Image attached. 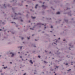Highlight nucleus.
<instances>
[{
	"label": "nucleus",
	"mask_w": 75,
	"mask_h": 75,
	"mask_svg": "<svg viewBox=\"0 0 75 75\" xmlns=\"http://www.w3.org/2000/svg\"><path fill=\"white\" fill-rule=\"evenodd\" d=\"M37 25H44V24H42L41 23H39L37 24Z\"/></svg>",
	"instance_id": "f257e3e1"
},
{
	"label": "nucleus",
	"mask_w": 75,
	"mask_h": 75,
	"mask_svg": "<svg viewBox=\"0 0 75 75\" xmlns=\"http://www.w3.org/2000/svg\"><path fill=\"white\" fill-rule=\"evenodd\" d=\"M12 54V55L11 56V57H13L14 56V54L12 52H11L10 53V54Z\"/></svg>",
	"instance_id": "f03ea898"
},
{
	"label": "nucleus",
	"mask_w": 75,
	"mask_h": 75,
	"mask_svg": "<svg viewBox=\"0 0 75 75\" xmlns=\"http://www.w3.org/2000/svg\"><path fill=\"white\" fill-rule=\"evenodd\" d=\"M30 62L31 64H33V62H32V60H30Z\"/></svg>",
	"instance_id": "7ed1b4c3"
},
{
	"label": "nucleus",
	"mask_w": 75,
	"mask_h": 75,
	"mask_svg": "<svg viewBox=\"0 0 75 75\" xmlns=\"http://www.w3.org/2000/svg\"><path fill=\"white\" fill-rule=\"evenodd\" d=\"M60 14V12H58L57 13V14Z\"/></svg>",
	"instance_id": "20e7f679"
},
{
	"label": "nucleus",
	"mask_w": 75,
	"mask_h": 75,
	"mask_svg": "<svg viewBox=\"0 0 75 75\" xmlns=\"http://www.w3.org/2000/svg\"><path fill=\"white\" fill-rule=\"evenodd\" d=\"M37 6H38V4H36V5L35 8H37Z\"/></svg>",
	"instance_id": "39448f33"
},
{
	"label": "nucleus",
	"mask_w": 75,
	"mask_h": 75,
	"mask_svg": "<svg viewBox=\"0 0 75 75\" xmlns=\"http://www.w3.org/2000/svg\"><path fill=\"white\" fill-rule=\"evenodd\" d=\"M32 18H33V19H34V18H35V17H33V16H32Z\"/></svg>",
	"instance_id": "423d86ee"
},
{
	"label": "nucleus",
	"mask_w": 75,
	"mask_h": 75,
	"mask_svg": "<svg viewBox=\"0 0 75 75\" xmlns=\"http://www.w3.org/2000/svg\"><path fill=\"white\" fill-rule=\"evenodd\" d=\"M7 68V67H4V69H6V68Z\"/></svg>",
	"instance_id": "0eeeda50"
},
{
	"label": "nucleus",
	"mask_w": 75,
	"mask_h": 75,
	"mask_svg": "<svg viewBox=\"0 0 75 75\" xmlns=\"http://www.w3.org/2000/svg\"><path fill=\"white\" fill-rule=\"evenodd\" d=\"M30 29L32 30H34V29L33 28H30Z\"/></svg>",
	"instance_id": "6e6552de"
},
{
	"label": "nucleus",
	"mask_w": 75,
	"mask_h": 75,
	"mask_svg": "<svg viewBox=\"0 0 75 75\" xmlns=\"http://www.w3.org/2000/svg\"><path fill=\"white\" fill-rule=\"evenodd\" d=\"M42 7H46V6H44V5H42Z\"/></svg>",
	"instance_id": "1a4fd4ad"
},
{
	"label": "nucleus",
	"mask_w": 75,
	"mask_h": 75,
	"mask_svg": "<svg viewBox=\"0 0 75 75\" xmlns=\"http://www.w3.org/2000/svg\"><path fill=\"white\" fill-rule=\"evenodd\" d=\"M21 39H22V40H23L24 39V38L22 37L21 38Z\"/></svg>",
	"instance_id": "9d476101"
},
{
	"label": "nucleus",
	"mask_w": 75,
	"mask_h": 75,
	"mask_svg": "<svg viewBox=\"0 0 75 75\" xmlns=\"http://www.w3.org/2000/svg\"><path fill=\"white\" fill-rule=\"evenodd\" d=\"M38 58H40V57H40V55H39L38 56Z\"/></svg>",
	"instance_id": "9b49d317"
},
{
	"label": "nucleus",
	"mask_w": 75,
	"mask_h": 75,
	"mask_svg": "<svg viewBox=\"0 0 75 75\" xmlns=\"http://www.w3.org/2000/svg\"><path fill=\"white\" fill-rule=\"evenodd\" d=\"M51 28H53V27H52V26H51Z\"/></svg>",
	"instance_id": "f8f14e48"
},
{
	"label": "nucleus",
	"mask_w": 75,
	"mask_h": 75,
	"mask_svg": "<svg viewBox=\"0 0 75 75\" xmlns=\"http://www.w3.org/2000/svg\"><path fill=\"white\" fill-rule=\"evenodd\" d=\"M56 40V42H57V41H58V40Z\"/></svg>",
	"instance_id": "ddd939ff"
},
{
	"label": "nucleus",
	"mask_w": 75,
	"mask_h": 75,
	"mask_svg": "<svg viewBox=\"0 0 75 75\" xmlns=\"http://www.w3.org/2000/svg\"><path fill=\"white\" fill-rule=\"evenodd\" d=\"M20 48L21 50V49L22 48V47H20Z\"/></svg>",
	"instance_id": "4468645a"
},
{
	"label": "nucleus",
	"mask_w": 75,
	"mask_h": 75,
	"mask_svg": "<svg viewBox=\"0 0 75 75\" xmlns=\"http://www.w3.org/2000/svg\"><path fill=\"white\" fill-rule=\"evenodd\" d=\"M44 63H47V62H46V61H44Z\"/></svg>",
	"instance_id": "2eb2a0df"
},
{
	"label": "nucleus",
	"mask_w": 75,
	"mask_h": 75,
	"mask_svg": "<svg viewBox=\"0 0 75 75\" xmlns=\"http://www.w3.org/2000/svg\"><path fill=\"white\" fill-rule=\"evenodd\" d=\"M28 40H30V38H28Z\"/></svg>",
	"instance_id": "dca6fc26"
},
{
	"label": "nucleus",
	"mask_w": 75,
	"mask_h": 75,
	"mask_svg": "<svg viewBox=\"0 0 75 75\" xmlns=\"http://www.w3.org/2000/svg\"><path fill=\"white\" fill-rule=\"evenodd\" d=\"M71 69H69V70H68V71H71Z\"/></svg>",
	"instance_id": "f3484780"
},
{
	"label": "nucleus",
	"mask_w": 75,
	"mask_h": 75,
	"mask_svg": "<svg viewBox=\"0 0 75 75\" xmlns=\"http://www.w3.org/2000/svg\"><path fill=\"white\" fill-rule=\"evenodd\" d=\"M4 7H6V6H5V4H4Z\"/></svg>",
	"instance_id": "a211bd4d"
},
{
	"label": "nucleus",
	"mask_w": 75,
	"mask_h": 75,
	"mask_svg": "<svg viewBox=\"0 0 75 75\" xmlns=\"http://www.w3.org/2000/svg\"><path fill=\"white\" fill-rule=\"evenodd\" d=\"M11 23H12V24H13V23H13V22H11Z\"/></svg>",
	"instance_id": "6ab92c4d"
},
{
	"label": "nucleus",
	"mask_w": 75,
	"mask_h": 75,
	"mask_svg": "<svg viewBox=\"0 0 75 75\" xmlns=\"http://www.w3.org/2000/svg\"><path fill=\"white\" fill-rule=\"evenodd\" d=\"M26 75L25 73L23 74V75Z\"/></svg>",
	"instance_id": "aec40b11"
},
{
	"label": "nucleus",
	"mask_w": 75,
	"mask_h": 75,
	"mask_svg": "<svg viewBox=\"0 0 75 75\" xmlns=\"http://www.w3.org/2000/svg\"><path fill=\"white\" fill-rule=\"evenodd\" d=\"M68 65V63H67L66 64V65Z\"/></svg>",
	"instance_id": "412c9836"
},
{
	"label": "nucleus",
	"mask_w": 75,
	"mask_h": 75,
	"mask_svg": "<svg viewBox=\"0 0 75 75\" xmlns=\"http://www.w3.org/2000/svg\"><path fill=\"white\" fill-rule=\"evenodd\" d=\"M20 58H22V57L21 56H20Z\"/></svg>",
	"instance_id": "4be33fe9"
},
{
	"label": "nucleus",
	"mask_w": 75,
	"mask_h": 75,
	"mask_svg": "<svg viewBox=\"0 0 75 75\" xmlns=\"http://www.w3.org/2000/svg\"><path fill=\"white\" fill-rule=\"evenodd\" d=\"M60 38H58V40H60Z\"/></svg>",
	"instance_id": "5701e85b"
},
{
	"label": "nucleus",
	"mask_w": 75,
	"mask_h": 75,
	"mask_svg": "<svg viewBox=\"0 0 75 75\" xmlns=\"http://www.w3.org/2000/svg\"><path fill=\"white\" fill-rule=\"evenodd\" d=\"M21 21L22 22L23 21V20H21Z\"/></svg>",
	"instance_id": "b1692460"
},
{
	"label": "nucleus",
	"mask_w": 75,
	"mask_h": 75,
	"mask_svg": "<svg viewBox=\"0 0 75 75\" xmlns=\"http://www.w3.org/2000/svg\"><path fill=\"white\" fill-rule=\"evenodd\" d=\"M65 41V39H64V40H63V41Z\"/></svg>",
	"instance_id": "393cba45"
},
{
	"label": "nucleus",
	"mask_w": 75,
	"mask_h": 75,
	"mask_svg": "<svg viewBox=\"0 0 75 75\" xmlns=\"http://www.w3.org/2000/svg\"><path fill=\"white\" fill-rule=\"evenodd\" d=\"M10 64H12V62H10Z\"/></svg>",
	"instance_id": "a878e982"
},
{
	"label": "nucleus",
	"mask_w": 75,
	"mask_h": 75,
	"mask_svg": "<svg viewBox=\"0 0 75 75\" xmlns=\"http://www.w3.org/2000/svg\"><path fill=\"white\" fill-rule=\"evenodd\" d=\"M27 6H28V5H26V7H27Z\"/></svg>",
	"instance_id": "bb28decb"
},
{
	"label": "nucleus",
	"mask_w": 75,
	"mask_h": 75,
	"mask_svg": "<svg viewBox=\"0 0 75 75\" xmlns=\"http://www.w3.org/2000/svg\"><path fill=\"white\" fill-rule=\"evenodd\" d=\"M45 28H46V27H45Z\"/></svg>",
	"instance_id": "cd10ccee"
},
{
	"label": "nucleus",
	"mask_w": 75,
	"mask_h": 75,
	"mask_svg": "<svg viewBox=\"0 0 75 75\" xmlns=\"http://www.w3.org/2000/svg\"><path fill=\"white\" fill-rule=\"evenodd\" d=\"M44 26H46V24H45V25H44Z\"/></svg>",
	"instance_id": "c85d7f7f"
},
{
	"label": "nucleus",
	"mask_w": 75,
	"mask_h": 75,
	"mask_svg": "<svg viewBox=\"0 0 75 75\" xmlns=\"http://www.w3.org/2000/svg\"><path fill=\"white\" fill-rule=\"evenodd\" d=\"M68 21V20H67V21Z\"/></svg>",
	"instance_id": "c756f323"
},
{
	"label": "nucleus",
	"mask_w": 75,
	"mask_h": 75,
	"mask_svg": "<svg viewBox=\"0 0 75 75\" xmlns=\"http://www.w3.org/2000/svg\"><path fill=\"white\" fill-rule=\"evenodd\" d=\"M33 35H32V36H33Z\"/></svg>",
	"instance_id": "7c9ffc66"
},
{
	"label": "nucleus",
	"mask_w": 75,
	"mask_h": 75,
	"mask_svg": "<svg viewBox=\"0 0 75 75\" xmlns=\"http://www.w3.org/2000/svg\"><path fill=\"white\" fill-rule=\"evenodd\" d=\"M56 67V68H58V67H57V66Z\"/></svg>",
	"instance_id": "2f4dec72"
},
{
	"label": "nucleus",
	"mask_w": 75,
	"mask_h": 75,
	"mask_svg": "<svg viewBox=\"0 0 75 75\" xmlns=\"http://www.w3.org/2000/svg\"><path fill=\"white\" fill-rule=\"evenodd\" d=\"M1 29H0V31H1Z\"/></svg>",
	"instance_id": "473e14b6"
},
{
	"label": "nucleus",
	"mask_w": 75,
	"mask_h": 75,
	"mask_svg": "<svg viewBox=\"0 0 75 75\" xmlns=\"http://www.w3.org/2000/svg\"><path fill=\"white\" fill-rule=\"evenodd\" d=\"M15 14L16 15V14H16V13H15Z\"/></svg>",
	"instance_id": "72a5a7b5"
},
{
	"label": "nucleus",
	"mask_w": 75,
	"mask_h": 75,
	"mask_svg": "<svg viewBox=\"0 0 75 75\" xmlns=\"http://www.w3.org/2000/svg\"><path fill=\"white\" fill-rule=\"evenodd\" d=\"M50 32L52 33V31H50Z\"/></svg>",
	"instance_id": "f704fd0d"
},
{
	"label": "nucleus",
	"mask_w": 75,
	"mask_h": 75,
	"mask_svg": "<svg viewBox=\"0 0 75 75\" xmlns=\"http://www.w3.org/2000/svg\"><path fill=\"white\" fill-rule=\"evenodd\" d=\"M45 3V2H44L43 3V4H44Z\"/></svg>",
	"instance_id": "c9c22d12"
},
{
	"label": "nucleus",
	"mask_w": 75,
	"mask_h": 75,
	"mask_svg": "<svg viewBox=\"0 0 75 75\" xmlns=\"http://www.w3.org/2000/svg\"><path fill=\"white\" fill-rule=\"evenodd\" d=\"M29 23H30V21H29Z\"/></svg>",
	"instance_id": "e433bc0d"
},
{
	"label": "nucleus",
	"mask_w": 75,
	"mask_h": 75,
	"mask_svg": "<svg viewBox=\"0 0 75 75\" xmlns=\"http://www.w3.org/2000/svg\"><path fill=\"white\" fill-rule=\"evenodd\" d=\"M35 41H37L36 39H35Z\"/></svg>",
	"instance_id": "4c0bfd02"
},
{
	"label": "nucleus",
	"mask_w": 75,
	"mask_h": 75,
	"mask_svg": "<svg viewBox=\"0 0 75 75\" xmlns=\"http://www.w3.org/2000/svg\"><path fill=\"white\" fill-rule=\"evenodd\" d=\"M55 75H57V74H55Z\"/></svg>",
	"instance_id": "58836bf2"
},
{
	"label": "nucleus",
	"mask_w": 75,
	"mask_h": 75,
	"mask_svg": "<svg viewBox=\"0 0 75 75\" xmlns=\"http://www.w3.org/2000/svg\"><path fill=\"white\" fill-rule=\"evenodd\" d=\"M18 54H20V52H18Z\"/></svg>",
	"instance_id": "ea45409f"
},
{
	"label": "nucleus",
	"mask_w": 75,
	"mask_h": 75,
	"mask_svg": "<svg viewBox=\"0 0 75 75\" xmlns=\"http://www.w3.org/2000/svg\"><path fill=\"white\" fill-rule=\"evenodd\" d=\"M51 52H50V54H51Z\"/></svg>",
	"instance_id": "a19ab883"
},
{
	"label": "nucleus",
	"mask_w": 75,
	"mask_h": 75,
	"mask_svg": "<svg viewBox=\"0 0 75 75\" xmlns=\"http://www.w3.org/2000/svg\"><path fill=\"white\" fill-rule=\"evenodd\" d=\"M8 33H9V31H8Z\"/></svg>",
	"instance_id": "79ce46f5"
},
{
	"label": "nucleus",
	"mask_w": 75,
	"mask_h": 75,
	"mask_svg": "<svg viewBox=\"0 0 75 75\" xmlns=\"http://www.w3.org/2000/svg\"><path fill=\"white\" fill-rule=\"evenodd\" d=\"M51 8H52V7H51Z\"/></svg>",
	"instance_id": "37998d69"
},
{
	"label": "nucleus",
	"mask_w": 75,
	"mask_h": 75,
	"mask_svg": "<svg viewBox=\"0 0 75 75\" xmlns=\"http://www.w3.org/2000/svg\"><path fill=\"white\" fill-rule=\"evenodd\" d=\"M69 46H71V45H69Z\"/></svg>",
	"instance_id": "c03bdc74"
},
{
	"label": "nucleus",
	"mask_w": 75,
	"mask_h": 75,
	"mask_svg": "<svg viewBox=\"0 0 75 75\" xmlns=\"http://www.w3.org/2000/svg\"><path fill=\"white\" fill-rule=\"evenodd\" d=\"M36 47L35 46L34 47Z\"/></svg>",
	"instance_id": "a18cd8bd"
},
{
	"label": "nucleus",
	"mask_w": 75,
	"mask_h": 75,
	"mask_svg": "<svg viewBox=\"0 0 75 75\" xmlns=\"http://www.w3.org/2000/svg\"><path fill=\"white\" fill-rule=\"evenodd\" d=\"M54 44H55V43L54 42Z\"/></svg>",
	"instance_id": "49530a36"
},
{
	"label": "nucleus",
	"mask_w": 75,
	"mask_h": 75,
	"mask_svg": "<svg viewBox=\"0 0 75 75\" xmlns=\"http://www.w3.org/2000/svg\"><path fill=\"white\" fill-rule=\"evenodd\" d=\"M73 62H71V64H72Z\"/></svg>",
	"instance_id": "de8ad7c7"
},
{
	"label": "nucleus",
	"mask_w": 75,
	"mask_h": 75,
	"mask_svg": "<svg viewBox=\"0 0 75 75\" xmlns=\"http://www.w3.org/2000/svg\"><path fill=\"white\" fill-rule=\"evenodd\" d=\"M1 75H3V74H1Z\"/></svg>",
	"instance_id": "09e8293b"
},
{
	"label": "nucleus",
	"mask_w": 75,
	"mask_h": 75,
	"mask_svg": "<svg viewBox=\"0 0 75 75\" xmlns=\"http://www.w3.org/2000/svg\"><path fill=\"white\" fill-rule=\"evenodd\" d=\"M2 66H4V65H2Z\"/></svg>",
	"instance_id": "8fccbe9b"
},
{
	"label": "nucleus",
	"mask_w": 75,
	"mask_h": 75,
	"mask_svg": "<svg viewBox=\"0 0 75 75\" xmlns=\"http://www.w3.org/2000/svg\"><path fill=\"white\" fill-rule=\"evenodd\" d=\"M23 59H22V61H23Z\"/></svg>",
	"instance_id": "3c124183"
},
{
	"label": "nucleus",
	"mask_w": 75,
	"mask_h": 75,
	"mask_svg": "<svg viewBox=\"0 0 75 75\" xmlns=\"http://www.w3.org/2000/svg\"><path fill=\"white\" fill-rule=\"evenodd\" d=\"M25 55H27V54H25Z\"/></svg>",
	"instance_id": "603ef678"
},
{
	"label": "nucleus",
	"mask_w": 75,
	"mask_h": 75,
	"mask_svg": "<svg viewBox=\"0 0 75 75\" xmlns=\"http://www.w3.org/2000/svg\"><path fill=\"white\" fill-rule=\"evenodd\" d=\"M69 50H71V49H70V48H69Z\"/></svg>",
	"instance_id": "864d4df0"
},
{
	"label": "nucleus",
	"mask_w": 75,
	"mask_h": 75,
	"mask_svg": "<svg viewBox=\"0 0 75 75\" xmlns=\"http://www.w3.org/2000/svg\"><path fill=\"white\" fill-rule=\"evenodd\" d=\"M54 73H55V72H54Z\"/></svg>",
	"instance_id": "5fc2aeb1"
},
{
	"label": "nucleus",
	"mask_w": 75,
	"mask_h": 75,
	"mask_svg": "<svg viewBox=\"0 0 75 75\" xmlns=\"http://www.w3.org/2000/svg\"><path fill=\"white\" fill-rule=\"evenodd\" d=\"M54 36H55V35H54Z\"/></svg>",
	"instance_id": "6e6d98bb"
},
{
	"label": "nucleus",
	"mask_w": 75,
	"mask_h": 75,
	"mask_svg": "<svg viewBox=\"0 0 75 75\" xmlns=\"http://www.w3.org/2000/svg\"><path fill=\"white\" fill-rule=\"evenodd\" d=\"M27 53H28V52H27Z\"/></svg>",
	"instance_id": "4d7b16f0"
},
{
	"label": "nucleus",
	"mask_w": 75,
	"mask_h": 75,
	"mask_svg": "<svg viewBox=\"0 0 75 75\" xmlns=\"http://www.w3.org/2000/svg\"><path fill=\"white\" fill-rule=\"evenodd\" d=\"M44 33V32H43V33Z\"/></svg>",
	"instance_id": "13d9d810"
},
{
	"label": "nucleus",
	"mask_w": 75,
	"mask_h": 75,
	"mask_svg": "<svg viewBox=\"0 0 75 75\" xmlns=\"http://www.w3.org/2000/svg\"><path fill=\"white\" fill-rule=\"evenodd\" d=\"M35 74V73H34V74Z\"/></svg>",
	"instance_id": "bf43d9fd"
},
{
	"label": "nucleus",
	"mask_w": 75,
	"mask_h": 75,
	"mask_svg": "<svg viewBox=\"0 0 75 75\" xmlns=\"http://www.w3.org/2000/svg\"><path fill=\"white\" fill-rule=\"evenodd\" d=\"M14 19H16V18H14Z\"/></svg>",
	"instance_id": "052dcab7"
},
{
	"label": "nucleus",
	"mask_w": 75,
	"mask_h": 75,
	"mask_svg": "<svg viewBox=\"0 0 75 75\" xmlns=\"http://www.w3.org/2000/svg\"><path fill=\"white\" fill-rule=\"evenodd\" d=\"M45 52H46V51H45Z\"/></svg>",
	"instance_id": "680f3d73"
},
{
	"label": "nucleus",
	"mask_w": 75,
	"mask_h": 75,
	"mask_svg": "<svg viewBox=\"0 0 75 75\" xmlns=\"http://www.w3.org/2000/svg\"><path fill=\"white\" fill-rule=\"evenodd\" d=\"M26 60H27V59H26Z\"/></svg>",
	"instance_id": "e2e57ef3"
},
{
	"label": "nucleus",
	"mask_w": 75,
	"mask_h": 75,
	"mask_svg": "<svg viewBox=\"0 0 75 75\" xmlns=\"http://www.w3.org/2000/svg\"><path fill=\"white\" fill-rule=\"evenodd\" d=\"M0 57H1V55H0Z\"/></svg>",
	"instance_id": "0e129e2a"
},
{
	"label": "nucleus",
	"mask_w": 75,
	"mask_h": 75,
	"mask_svg": "<svg viewBox=\"0 0 75 75\" xmlns=\"http://www.w3.org/2000/svg\"><path fill=\"white\" fill-rule=\"evenodd\" d=\"M3 23H2V24H3Z\"/></svg>",
	"instance_id": "69168bd1"
},
{
	"label": "nucleus",
	"mask_w": 75,
	"mask_h": 75,
	"mask_svg": "<svg viewBox=\"0 0 75 75\" xmlns=\"http://www.w3.org/2000/svg\"><path fill=\"white\" fill-rule=\"evenodd\" d=\"M3 28L4 29V28Z\"/></svg>",
	"instance_id": "338daca9"
},
{
	"label": "nucleus",
	"mask_w": 75,
	"mask_h": 75,
	"mask_svg": "<svg viewBox=\"0 0 75 75\" xmlns=\"http://www.w3.org/2000/svg\"><path fill=\"white\" fill-rule=\"evenodd\" d=\"M74 67H75V66H74Z\"/></svg>",
	"instance_id": "774afa93"
}]
</instances>
